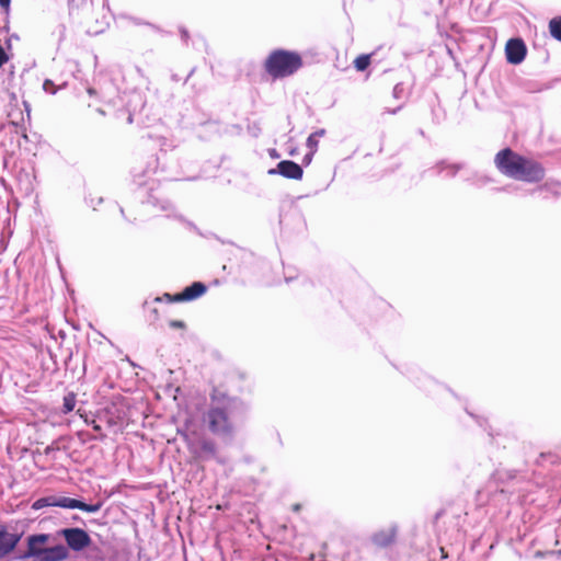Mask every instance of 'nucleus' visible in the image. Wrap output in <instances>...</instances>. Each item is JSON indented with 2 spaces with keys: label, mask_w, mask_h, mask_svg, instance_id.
Segmentation results:
<instances>
[{
  "label": "nucleus",
  "mask_w": 561,
  "mask_h": 561,
  "mask_svg": "<svg viewBox=\"0 0 561 561\" xmlns=\"http://www.w3.org/2000/svg\"><path fill=\"white\" fill-rule=\"evenodd\" d=\"M88 205L90 207H92L94 210L98 208V206H100L102 203H103V198L102 197H87L85 198Z\"/></svg>",
  "instance_id": "obj_25"
},
{
  "label": "nucleus",
  "mask_w": 561,
  "mask_h": 561,
  "mask_svg": "<svg viewBox=\"0 0 561 561\" xmlns=\"http://www.w3.org/2000/svg\"><path fill=\"white\" fill-rule=\"evenodd\" d=\"M314 153H316L314 151H310V150H309V152H307V153L304 156V158H302V164H305V165L310 164V163H311V161H312V158H313V154H314Z\"/></svg>",
  "instance_id": "obj_32"
},
{
  "label": "nucleus",
  "mask_w": 561,
  "mask_h": 561,
  "mask_svg": "<svg viewBox=\"0 0 561 561\" xmlns=\"http://www.w3.org/2000/svg\"><path fill=\"white\" fill-rule=\"evenodd\" d=\"M20 539V535L9 534L4 529L0 531V558L9 553L14 549L18 541Z\"/></svg>",
  "instance_id": "obj_13"
},
{
  "label": "nucleus",
  "mask_w": 561,
  "mask_h": 561,
  "mask_svg": "<svg viewBox=\"0 0 561 561\" xmlns=\"http://www.w3.org/2000/svg\"><path fill=\"white\" fill-rule=\"evenodd\" d=\"M8 60H9V56L5 51V49L3 48V46L0 45V69Z\"/></svg>",
  "instance_id": "obj_29"
},
{
  "label": "nucleus",
  "mask_w": 561,
  "mask_h": 561,
  "mask_svg": "<svg viewBox=\"0 0 561 561\" xmlns=\"http://www.w3.org/2000/svg\"><path fill=\"white\" fill-rule=\"evenodd\" d=\"M11 0H0V7L8 13L10 10Z\"/></svg>",
  "instance_id": "obj_35"
},
{
  "label": "nucleus",
  "mask_w": 561,
  "mask_h": 561,
  "mask_svg": "<svg viewBox=\"0 0 561 561\" xmlns=\"http://www.w3.org/2000/svg\"><path fill=\"white\" fill-rule=\"evenodd\" d=\"M77 398L73 392H68L62 399L61 412L68 414L73 411L76 407Z\"/></svg>",
  "instance_id": "obj_17"
},
{
  "label": "nucleus",
  "mask_w": 561,
  "mask_h": 561,
  "mask_svg": "<svg viewBox=\"0 0 561 561\" xmlns=\"http://www.w3.org/2000/svg\"><path fill=\"white\" fill-rule=\"evenodd\" d=\"M268 156L272 159H278L279 158L278 151L276 149H274V148L268 149Z\"/></svg>",
  "instance_id": "obj_37"
},
{
  "label": "nucleus",
  "mask_w": 561,
  "mask_h": 561,
  "mask_svg": "<svg viewBox=\"0 0 561 561\" xmlns=\"http://www.w3.org/2000/svg\"><path fill=\"white\" fill-rule=\"evenodd\" d=\"M371 61V55L370 54H363L355 58L354 60V67L357 71H365Z\"/></svg>",
  "instance_id": "obj_19"
},
{
  "label": "nucleus",
  "mask_w": 561,
  "mask_h": 561,
  "mask_svg": "<svg viewBox=\"0 0 561 561\" xmlns=\"http://www.w3.org/2000/svg\"><path fill=\"white\" fill-rule=\"evenodd\" d=\"M299 53L287 49L273 50L264 61L265 71L273 78H285L294 75L302 67Z\"/></svg>",
  "instance_id": "obj_4"
},
{
  "label": "nucleus",
  "mask_w": 561,
  "mask_h": 561,
  "mask_svg": "<svg viewBox=\"0 0 561 561\" xmlns=\"http://www.w3.org/2000/svg\"><path fill=\"white\" fill-rule=\"evenodd\" d=\"M401 373L405 375L420 389L425 391L428 396L436 397L442 392H449L456 397V394L448 387L439 383L416 366H408Z\"/></svg>",
  "instance_id": "obj_7"
},
{
  "label": "nucleus",
  "mask_w": 561,
  "mask_h": 561,
  "mask_svg": "<svg viewBox=\"0 0 561 561\" xmlns=\"http://www.w3.org/2000/svg\"><path fill=\"white\" fill-rule=\"evenodd\" d=\"M401 108H402V105H400V106H398V107H396L393 110H389L388 108L387 113H389V114H397Z\"/></svg>",
  "instance_id": "obj_40"
},
{
  "label": "nucleus",
  "mask_w": 561,
  "mask_h": 561,
  "mask_svg": "<svg viewBox=\"0 0 561 561\" xmlns=\"http://www.w3.org/2000/svg\"><path fill=\"white\" fill-rule=\"evenodd\" d=\"M66 520H79V516L77 514H71L70 516L65 517Z\"/></svg>",
  "instance_id": "obj_39"
},
{
  "label": "nucleus",
  "mask_w": 561,
  "mask_h": 561,
  "mask_svg": "<svg viewBox=\"0 0 561 561\" xmlns=\"http://www.w3.org/2000/svg\"><path fill=\"white\" fill-rule=\"evenodd\" d=\"M43 89L46 93H49V94H56V92L58 90L57 87L55 85L54 81L50 79L44 80Z\"/></svg>",
  "instance_id": "obj_23"
},
{
  "label": "nucleus",
  "mask_w": 561,
  "mask_h": 561,
  "mask_svg": "<svg viewBox=\"0 0 561 561\" xmlns=\"http://www.w3.org/2000/svg\"><path fill=\"white\" fill-rule=\"evenodd\" d=\"M169 325L173 329H184L185 328V323L181 320H171L169 322Z\"/></svg>",
  "instance_id": "obj_31"
},
{
  "label": "nucleus",
  "mask_w": 561,
  "mask_h": 561,
  "mask_svg": "<svg viewBox=\"0 0 561 561\" xmlns=\"http://www.w3.org/2000/svg\"><path fill=\"white\" fill-rule=\"evenodd\" d=\"M65 539L73 550H81L89 546L90 538L81 528H64Z\"/></svg>",
  "instance_id": "obj_11"
},
{
  "label": "nucleus",
  "mask_w": 561,
  "mask_h": 561,
  "mask_svg": "<svg viewBox=\"0 0 561 561\" xmlns=\"http://www.w3.org/2000/svg\"><path fill=\"white\" fill-rule=\"evenodd\" d=\"M216 444L211 439H203L198 445L197 455L202 460H209L216 457Z\"/></svg>",
  "instance_id": "obj_15"
},
{
  "label": "nucleus",
  "mask_w": 561,
  "mask_h": 561,
  "mask_svg": "<svg viewBox=\"0 0 561 561\" xmlns=\"http://www.w3.org/2000/svg\"><path fill=\"white\" fill-rule=\"evenodd\" d=\"M403 92H404L403 83H397L393 87L392 95L394 99H400L402 96Z\"/></svg>",
  "instance_id": "obj_27"
},
{
  "label": "nucleus",
  "mask_w": 561,
  "mask_h": 561,
  "mask_svg": "<svg viewBox=\"0 0 561 561\" xmlns=\"http://www.w3.org/2000/svg\"><path fill=\"white\" fill-rule=\"evenodd\" d=\"M93 430H94V431H100V430H101V426H100V425H98V424H94Z\"/></svg>",
  "instance_id": "obj_47"
},
{
  "label": "nucleus",
  "mask_w": 561,
  "mask_h": 561,
  "mask_svg": "<svg viewBox=\"0 0 561 561\" xmlns=\"http://www.w3.org/2000/svg\"><path fill=\"white\" fill-rule=\"evenodd\" d=\"M133 122H134V114L131 112H129L128 117H127V123L133 124Z\"/></svg>",
  "instance_id": "obj_42"
},
{
  "label": "nucleus",
  "mask_w": 561,
  "mask_h": 561,
  "mask_svg": "<svg viewBox=\"0 0 561 561\" xmlns=\"http://www.w3.org/2000/svg\"><path fill=\"white\" fill-rule=\"evenodd\" d=\"M527 47L519 37L510 38L505 46L506 60L512 65H519L526 57Z\"/></svg>",
  "instance_id": "obj_10"
},
{
  "label": "nucleus",
  "mask_w": 561,
  "mask_h": 561,
  "mask_svg": "<svg viewBox=\"0 0 561 561\" xmlns=\"http://www.w3.org/2000/svg\"><path fill=\"white\" fill-rule=\"evenodd\" d=\"M319 140L316 138V135L310 134L307 138L306 146L310 151H317Z\"/></svg>",
  "instance_id": "obj_24"
},
{
  "label": "nucleus",
  "mask_w": 561,
  "mask_h": 561,
  "mask_svg": "<svg viewBox=\"0 0 561 561\" xmlns=\"http://www.w3.org/2000/svg\"><path fill=\"white\" fill-rule=\"evenodd\" d=\"M58 449H59V447H58V446H56L55 444H51V445H48V446L44 449V454H45L46 456H48V455H50L51 453H54V451H56V450H58Z\"/></svg>",
  "instance_id": "obj_34"
},
{
  "label": "nucleus",
  "mask_w": 561,
  "mask_h": 561,
  "mask_svg": "<svg viewBox=\"0 0 561 561\" xmlns=\"http://www.w3.org/2000/svg\"><path fill=\"white\" fill-rule=\"evenodd\" d=\"M466 516L467 513L463 512L461 506L448 505L435 514L434 522H442L443 524H448L450 526H460L466 523Z\"/></svg>",
  "instance_id": "obj_8"
},
{
  "label": "nucleus",
  "mask_w": 561,
  "mask_h": 561,
  "mask_svg": "<svg viewBox=\"0 0 561 561\" xmlns=\"http://www.w3.org/2000/svg\"><path fill=\"white\" fill-rule=\"evenodd\" d=\"M270 175H282L290 180H301L304 176V169L300 164L293 160H282L275 168L267 171Z\"/></svg>",
  "instance_id": "obj_9"
},
{
  "label": "nucleus",
  "mask_w": 561,
  "mask_h": 561,
  "mask_svg": "<svg viewBox=\"0 0 561 561\" xmlns=\"http://www.w3.org/2000/svg\"><path fill=\"white\" fill-rule=\"evenodd\" d=\"M119 211H121V214L123 215V217H125V211H124V208H123V207H119Z\"/></svg>",
  "instance_id": "obj_48"
},
{
  "label": "nucleus",
  "mask_w": 561,
  "mask_h": 561,
  "mask_svg": "<svg viewBox=\"0 0 561 561\" xmlns=\"http://www.w3.org/2000/svg\"><path fill=\"white\" fill-rule=\"evenodd\" d=\"M56 32L59 36L58 41L61 42L65 38L66 26L64 24H59L56 28Z\"/></svg>",
  "instance_id": "obj_33"
},
{
  "label": "nucleus",
  "mask_w": 561,
  "mask_h": 561,
  "mask_svg": "<svg viewBox=\"0 0 561 561\" xmlns=\"http://www.w3.org/2000/svg\"><path fill=\"white\" fill-rule=\"evenodd\" d=\"M396 539L394 528H386L374 535L373 541L379 548H386Z\"/></svg>",
  "instance_id": "obj_14"
},
{
  "label": "nucleus",
  "mask_w": 561,
  "mask_h": 561,
  "mask_svg": "<svg viewBox=\"0 0 561 561\" xmlns=\"http://www.w3.org/2000/svg\"><path fill=\"white\" fill-rule=\"evenodd\" d=\"M260 130H261V129H260V127H257L256 125H254V126L252 127V134H253L254 136H257V135H259V133H260Z\"/></svg>",
  "instance_id": "obj_41"
},
{
  "label": "nucleus",
  "mask_w": 561,
  "mask_h": 561,
  "mask_svg": "<svg viewBox=\"0 0 561 561\" xmlns=\"http://www.w3.org/2000/svg\"><path fill=\"white\" fill-rule=\"evenodd\" d=\"M549 32L554 39L561 42V16H556L550 20Z\"/></svg>",
  "instance_id": "obj_18"
},
{
  "label": "nucleus",
  "mask_w": 561,
  "mask_h": 561,
  "mask_svg": "<svg viewBox=\"0 0 561 561\" xmlns=\"http://www.w3.org/2000/svg\"><path fill=\"white\" fill-rule=\"evenodd\" d=\"M465 411L477 423L479 427L483 428L484 431H488V434L490 436H493V434L489 431L488 420L484 416L473 413L467 407L465 408Z\"/></svg>",
  "instance_id": "obj_20"
},
{
  "label": "nucleus",
  "mask_w": 561,
  "mask_h": 561,
  "mask_svg": "<svg viewBox=\"0 0 561 561\" xmlns=\"http://www.w3.org/2000/svg\"><path fill=\"white\" fill-rule=\"evenodd\" d=\"M325 130L324 129H318L312 133V135H316V138L319 140L320 137L324 136Z\"/></svg>",
  "instance_id": "obj_38"
},
{
  "label": "nucleus",
  "mask_w": 561,
  "mask_h": 561,
  "mask_svg": "<svg viewBox=\"0 0 561 561\" xmlns=\"http://www.w3.org/2000/svg\"><path fill=\"white\" fill-rule=\"evenodd\" d=\"M207 291V286L203 282H193L188 286L184 287L182 291H180V297L178 300L192 301L199 297H202Z\"/></svg>",
  "instance_id": "obj_12"
},
{
  "label": "nucleus",
  "mask_w": 561,
  "mask_h": 561,
  "mask_svg": "<svg viewBox=\"0 0 561 561\" xmlns=\"http://www.w3.org/2000/svg\"><path fill=\"white\" fill-rule=\"evenodd\" d=\"M131 21H133V23H134L135 25H147V26L151 27L152 30H154V31H157V32H159V31H160V27H159V26H157V25H154V24H151V23H149V22H145V21H142V20H141V19H139V18H133V19H131Z\"/></svg>",
  "instance_id": "obj_26"
},
{
  "label": "nucleus",
  "mask_w": 561,
  "mask_h": 561,
  "mask_svg": "<svg viewBox=\"0 0 561 561\" xmlns=\"http://www.w3.org/2000/svg\"><path fill=\"white\" fill-rule=\"evenodd\" d=\"M172 80H173V81H179V80H180V78L178 77V75H172Z\"/></svg>",
  "instance_id": "obj_46"
},
{
  "label": "nucleus",
  "mask_w": 561,
  "mask_h": 561,
  "mask_svg": "<svg viewBox=\"0 0 561 561\" xmlns=\"http://www.w3.org/2000/svg\"><path fill=\"white\" fill-rule=\"evenodd\" d=\"M463 168L462 163H448L445 160L437 162L434 167L437 174L446 172V176L455 178L456 174Z\"/></svg>",
  "instance_id": "obj_16"
},
{
  "label": "nucleus",
  "mask_w": 561,
  "mask_h": 561,
  "mask_svg": "<svg viewBox=\"0 0 561 561\" xmlns=\"http://www.w3.org/2000/svg\"><path fill=\"white\" fill-rule=\"evenodd\" d=\"M179 297H180V293L174 294V295L165 293V294H163V296L156 297L153 299V302H162V301H167V302H182V300H178Z\"/></svg>",
  "instance_id": "obj_22"
},
{
  "label": "nucleus",
  "mask_w": 561,
  "mask_h": 561,
  "mask_svg": "<svg viewBox=\"0 0 561 561\" xmlns=\"http://www.w3.org/2000/svg\"><path fill=\"white\" fill-rule=\"evenodd\" d=\"M494 164L501 174L526 183H538L546 175L540 162L522 156L510 147L501 149L495 154Z\"/></svg>",
  "instance_id": "obj_2"
},
{
  "label": "nucleus",
  "mask_w": 561,
  "mask_h": 561,
  "mask_svg": "<svg viewBox=\"0 0 561 561\" xmlns=\"http://www.w3.org/2000/svg\"><path fill=\"white\" fill-rule=\"evenodd\" d=\"M301 507H302V506H301V504H298V503H297V504H294V505H293V511H294V512H299V511L301 510Z\"/></svg>",
  "instance_id": "obj_43"
},
{
  "label": "nucleus",
  "mask_w": 561,
  "mask_h": 561,
  "mask_svg": "<svg viewBox=\"0 0 561 561\" xmlns=\"http://www.w3.org/2000/svg\"><path fill=\"white\" fill-rule=\"evenodd\" d=\"M48 535L32 536L28 539L26 557L31 561H62L68 557V549L62 545L49 546Z\"/></svg>",
  "instance_id": "obj_5"
},
{
  "label": "nucleus",
  "mask_w": 561,
  "mask_h": 561,
  "mask_svg": "<svg viewBox=\"0 0 561 561\" xmlns=\"http://www.w3.org/2000/svg\"><path fill=\"white\" fill-rule=\"evenodd\" d=\"M46 506L61 507L68 510H80L84 513H95L102 507L101 502L87 503L82 499L68 497L62 495H48L38 499L33 504V507L38 510Z\"/></svg>",
  "instance_id": "obj_6"
},
{
  "label": "nucleus",
  "mask_w": 561,
  "mask_h": 561,
  "mask_svg": "<svg viewBox=\"0 0 561 561\" xmlns=\"http://www.w3.org/2000/svg\"><path fill=\"white\" fill-rule=\"evenodd\" d=\"M491 181H492V179L489 176H484V175L478 176L477 175V182H479V183L486 184V183H490Z\"/></svg>",
  "instance_id": "obj_36"
},
{
  "label": "nucleus",
  "mask_w": 561,
  "mask_h": 561,
  "mask_svg": "<svg viewBox=\"0 0 561 561\" xmlns=\"http://www.w3.org/2000/svg\"><path fill=\"white\" fill-rule=\"evenodd\" d=\"M98 26L93 30H89V32H93L95 34L103 32L104 27L108 24L107 21H105V18H103L102 21H96Z\"/></svg>",
  "instance_id": "obj_28"
},
{
  "label": "nucleus",
  "mask_w": 561,
  "mask_h": 561,
  "mask_svg": "<svg viewBox=\"0 0 561 561\" xmlns=\"http://www.w3.org/2000/svg\"><path fill=\"white\" fill-rule=\"evenodd\" d=\"M179 31H180L181 39L183 41L184 44H187L188 38H190L188 31L183 26H181Z\"/></svg>",
  "instance_id": "obj_30"
},
{
  "label": "nucleus",
  "mask_w": 561,
  "mask_h": 561,
  "mask_svg": "<svg viewBox=\"0 0 561 561\" xmlns=\"http://www.w3.org/2000/svg\"><path fill=\"white\" fill-rule=\"evenodd\" d=\"M561 184L558 182H546L543 185L539 187L541 191H547L556 196L560 195V188Z\"/></svg>",
  "instance_id": "obj_21"
},
{
  "label": "nucleus",
  "mask_w": 561,
  "mask_h": 561,
  "mask_svg": "<svg viewBox=\"0 0 561 561\" xmlns=\"http://www.w3.org/2000/svg\"><path fill=\"white\" fill-rule=\"evenodd\" d=\"M152 314L154 316V319L158 318V310L156 308L152 309Z\"/></svg>",
  "instance_id": "obj_45"
},
{
  "label": "nucleus",
  "mask_w": 561,
  "mask_h": 561,
  "mask_svg": "<svg viewBox=\"0 0 561 561\" xmlns=\"http://www.w3.org/2000/svg\"><path fill=\"white\" fill-rule=\"evenodd\" d=\"M249 412V403L238 397L213 396L205 420L214 435L231 437L236 427L247 420Z\"/></svg>",
  "instance_id": "obj_1"
},
{
  "label": "nucleus",
  "mask_w": 561,
  "mask_h": 561,
  "mask_svg": "<svg viewBox=\"0 0 561 561\" xmlns=\"http://www.w3.org/2000/svg\"><path fill=\"white\" fill-rule=\"evenodd\" d=\"M195 71V68L191 69V71L188 72V75L186 76L185 80H184V83L187 82V80L192 77V75L194 73Z\"/></svg>",
  "instance_id": "obj_44"
},
{
  "label": "nucleus",
  "mask_w": 561,
  "mask_h": 561,
  "mask_svg": "<svg viewBox=\"0 0 561 561\" xmlns=\"http://www.w3.org/2000/svg\"><path fill=\"white\" fill-rule=\"evenodd\" d=\"M164 156L165 153L152 157L148 162V168L142 173L134 174V182L138 186L136 192L137 197L142 204L151 205L159 208L161 211H164L168 218L178 219L191 227L193 224L185 220L182 215L178 214L170 201L161 197L158 191V181L150 176L151 173H156L157 167Z\"/></svg>",
  "instance_id": "obj_3"
}]
</instances>
